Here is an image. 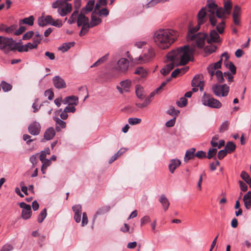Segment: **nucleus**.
I'll list each match as a JSON object with an SVG mask.
<instances>
[{"label": "nucleus", "mask_w": 251, "mask_h": 251, "mask_svg": "<svg viewBox=\"0 0 251 251\" xmlns=\"http://www.w3.org/2000/svg\"><path fill=\"white\" fill-rule=\"evenodd\" d=\"M193 51L192 47H190L189 45H185L168 53L167 57L171 62L167 64L161 69L160 71L161 74L166 75L174 69L175 66L186 64L191 60Z\"/></svg>", "instance_id": "obj_1"}, {"label": "nucleus", "mask_w": 251, "mask_h": 251, "mask_svg": "<svg viewBox=\"0 0 251 251\" xmlns=\"http://www.w3.org/2000/svg\"><path fill=\"white\" fill-rule=\"evenodd\" d=\"M193 51L192 47H190L189 45H185L168 53L167 57L171 62L167 64L161 69L160 71L161 74L166 75L174 69L175 66L186 64L191 60Z\"/></svg>", "instance_id": "obj_2"}, {"label": "nucleus", "mask_w": 251, "mask_h": 251, "mask_svg": "<svg viewBox=\"0 0 251 251\" xmlns=\"http://www.w3.org/2000/svg\"><path fill=\"white\" fill-rule=\"evenodd\" d=\"M179 36L176 30L172 29H159L153 34V40L156 45L161 49L169 48Z\"/></svg>", "instance_id": "obj_3"}, {"label": "nucleus", "mask_w": 251, "mask_h": 251, "mask_svg": "<svg viewBox=\"0 0 251 251\" xmlns=\"http://www.w3.org/2000/svg\"><path fill=\"white\" fill-rule=\"evenodd\" d=\"M198 23V25L193 28H190L187 33V40L188 42L195 41L197 46L199 48L204 47L207 34L204 33H197L199 30L200 25Z\"/></svg>", "instance_id": "obj_4"}, {"label": "nucleus", "mask_w": 251, "mask_h": 251, "mask_svg": "<svg viewBox=\"0 0 251 251\" xmlns=\"http://www.w3.org/2000/svg\"><path fill=\"white\" fill-rule=\"evenodd\" d=\"M198 23V25L193 28H190L187 33V40L188 42L195 41L197 46L199 48L204 47L207 34L204 33H197L199 30L200 25Z\"/></svg>", "instance_id": "obj_5"}, {"label": "nucleus", "mask_w": 251, "mask_h": 251, "mask_svg": "<svg viewBox=\"0 0 251 251\" xmlns=\"http://www.w3.org/2000/svg\"><path fill=\"white\" fill-rule=\"evenodd\" d=\"M222 21L216 24V30L215 29L211 30L210 32L209 36L207 35L206 39L208 44L212 43H220L221 39L219 34H223L224 32L226 27L225 19H221Z\"/></svg>", "instance_id": "obj_6"}, {"label": "nucleus", "mask_w": 251, "mask_h": 251, "mask_svg": "<svg viewBox=\"0 0 251 251\" xmlns=\"http://www.w3.org/2000/svg\"><path fill=\"white\" fill-rule=\"evenodd\" d=\"M221 65L222 59H220L217 62L211 64L207 68V70L211 76V79L215 75L217 81L219 83H223L225 80L224 74L223 75L221 71L218 70L219 69L221 68Z\"/></svg>", "instance_id": "obj_7"}, {"label": "nucleus", "mask_w": 251, "mask_h": 251, "mask_svg": "<svg viewBox=\"0 0 251 251\" xmlns=\"http://www.w3.org/2000/svg\"><path fill=\"white\" fill-rule=\"evenodd\" d=\"M52 7L57 9V13L61 17L70 14L73 9L71 3L64 2L62 0H56L52 3Z\"/></svg>", "instance_id": "obj_8"}, {"label": "nucleus", "mask_w": 251, "mask_h": 251, "mask_svg": "<svg viewBox=\"0 0 251 251\" xmlns=\"http://www.w3.org/2000/svg\"><path fill=\"white\" fill-rule=\"evenodd\" d=\"M0 50L5 54L16 50V46L12 38L0 36Z\"/></svg>", "instance_id": "obj_9"}, {"label": "nucleus", "mask_w": 251, "mask_h": 251, "mask_svg": "<svg viewBox=\"0 0 251 251\" xmlns=\"http://www.w3.org/2000/svg\"><path fill=\"white\" fill-rule=\"evenodd\" d=\"M206 7H207L209 9L208 12L210 13L209 15V20L211 25L214 26L217 23V10L219 8L218 5L212 0H208Z\"/></svg>", "instance_id": "obj_10"}, {"label": "nucleus", "mask_w": 251, "mask_h": 251, "mask_svg": "<svg viewBox=\"0 0 251 251\" xmlns=\"http://www.w3.org/2000/svg\"><path fill=\"white\" fill-rule=\"evenodd\" d=\"M201 102L203 105L212 108L219 109L222 106V103L219 100L206 93L203 94L201 98Z\"/></svg>", "instance_id": "obj_11"}, {"label": "nucleus", "mask_w": 251, "mask_h": 251, "mask_svg": "<svg viewBox=\"0 0 251 251\" xmlns=\"http://www.w3.org/2000/svg\"><path fill=\"white\" fill-rule=\"evenodd\" d=\"M232 3L230 0H224V7H220L217 10L219 19H226L231 13Z\"/></svg>", "instance_id": "obj_12"}, {"label": "nucleus", "mask_w": 251, "mask_h": 251, "mask_svg": "<svg viewBox=\"0 0 251 251\" xmlns=\"http://www.w3.org/2000/svg\"><path fill=\"white\" fill-rule=\"evenodd\" d=\"M212 90L213 94L217 97H226L229 91V87L226 84H216L213 85Z\"/></svg>", "instance_id": "obj_13"}, {"label": "nucleus", "mask_w": 251, "mask_h": 251, "mask_svg": "<svg viewBox=\"0 0 251 251\" xmlns=\"http://www.w3.org/2000/svg\"><path fill=\"white\" fill-rule=\"evenodd\" d=\"M19 205L22 208L21 217L25 220H28L30 218L32 215V210L31 206L27 204L24 202H21L19 203Z\"/></svg>", "instance_id": "obj_14"}, {"label": "nucleus", "mask_w": 251, "mask_h": 251, "mask_svg": "<svg viewBox=\"0 0 251 251\" xmlns=\"http://www.w3.org/2000/svg\"><path fill=\"white\" fill-rule=\"evenodd\" d=\"M41 126L40 123L36 121L31 123L28 126V131L32 135L37 136L41 132Z\"/></svg>", "instance_id": "obj_15"}, {"label": "nucleus", "mask_w": 251, "mask_h": 251, "mask_svg": "<svg viewBox=\"0 0 251 251\" xmlns=\"http://www.w3.org/2000/svg\"><path fill=\"white\" fill-rule=\"evenodd\" d=\"M241 8L238 5H235L232 13V18L234 24L237 26H240L241 24Z\"/></svg>", "instance_id": "obj_16"}, {"label": "nucleus", "mask_w": 251, "mask_h": 251, "mask_svg": "<svg viewBox=\"0 0 251 251\" xmlns=\"http://www.w3.org/2000/svg\"><path fill=\"white\" fill-rule=\"evenodd\" d=\"M155 56V51L153 49L148 50L147 53H145L143 57H140L139 60H141L140 63H144L152 60Z\"/></svg>", "instance_id": "obj_17"}, {"label": "nucleus", "mask_w": 251, "mask_h": 251, "mask_svg": "<svg viewBox=\"0 0 251 251\" xmlns=\"http://www.w3.org/2000/svg\"><path fill=\"white\" fill-rule=\"evenodd\" d=\"M52 82L54 86L58 89L64 88L66 87V84L64 80L58 75L53 77Z\"/></svg>", "instance_id": "obj_18"}, {"label": "nucleus", "mask_w": 251, "mask_h": 251, "mask_svg": "<svg viewBox=\"0 0 251 251\" xmlns=\"http://www.w3.org/2000/svg\"><path fill=\"white\" fill-rule=\"evenodd\" d=\"M86 13H82L80 11L77 19V25L78 26H88L89 25V18L85 16Z\"/></svg>", "instance_id": "obj_19"}, {"label": "nucleus", "mask_w": 251, "mask_h": 251, "mask_svg": "<svg viewBox=\"0 0 251 251\" xmlns=\"http://www.w3.org/2000/svg\"><path fill=\"white\" fill-rule=\"evenodd\" d=\"M45 21L47 24H49L57 27H60L62 26V21L60 19L54 20L50 15H47L45 17Z\"/></svg>", "instance_id": "obj_20"}, {"label": "nucleus", "mask_w": 251, "mask_h": 251, "mask_svg": "<svg viewBox=\"0 0 251 251\" xmlns=\"http://www.w3.org/2000/svg\"><path fill=\"white\" fill-rule=\"evenodd\" d=\"M62 103L64 104H68L69 105H76L78 103V98L75 96H71L66 97L62 101Z\"/></svg>", "instance_id": "obj_21"}, {"label": "nucleus", "mask_w": 251, "mask_h": 251, "mask_svg": "<svg viewBox=\"0 0 251 251\" xmlns=\"http://www.w3.org/2000/svg\"><path fill=\"white\" fill-rule=\"evenodd\" d=\"M131 81L129 79H126L121 82L120 85L121 87L117 86V88L121 93L124 92H127L131 86Z\"/></svg>", "instance_id": "obj_22"}, {"label": "nucleus", "mask_w": 251, "mask_h": 251, "mask_svg": "<svg viewBox=\"0 0 251 251\" xmlns=\"http://www.w3.org/2000/svg\"><path fill=\"white\" fill-rule=\"evenodd\" d=\"M118 70L121 72H125L127 70L128 68V61L126 58L120 59L117 63Z\"/></svg>", "instance_id": "obj_23"}, {"label": "nucleus", "mask_w": 251, "mask_h": 251, "mask_svg": "<svg viewBox=\"0 0 251 251\" xmlns=\"http://www.w3.org/2000/svg\"><path fill=\"white\" fill-rule=\"evenodd\" d=\"M206 7L202 8L198 14V23L199 25L203 24L206 21Z\"/></svg>", "instance_id": "obj_24"}, {"label": "nucleus", "mask_w": 251, "mask_h": 251, "mask_svg": "<svg viewBox=\"0 0 251 251\" xmlns=\"http://www.w3.org/2000/svg\"><path fill=\"white\" fill-rule=\"evenodd\" d=\"M181 164V161L177 159H173L170 161L169 169L171 173L173 174L176 169Z\"/></svg>", "instance_id": "obj_25"}, {"label": "nucleus", "mask_w": 251, "mask_h": 251, "mask_svg": "<svg viewBox=\"0 0 251 251\" xmlns=\"http://www.w3.org/2000/svg\"><path fill=\"white\" fill-rule=\"evenodd\" d=\"M102 22L101 19L98 17L96 14L93 13L91 15V20L89 23L88 27L92 28L95 26L100 25Z\"/></svg>", "instance_id": "obj_26"}, {"label": "nucleus", "mask_w": 251, "mask_h": 251, "mask_svg": "<svg viewBox=\"0 0 251 251\" xmlns=\"http://www.w3.org/2000/svg\"><path fill=\"white\" fill-rule=\"evenodd\" d=\"M54 121L56 122L55 129L57 131H60L61 128H65L66 126V123L58 117H54Z\"/></svg>", "instance_id": "obj_27"}, {"label": "nucleus", "mask_w": 251, "mask_h": 251, "mask_svg": "<svg viewBox=\"0 0 251 251\" xmlns=\"http://www.w3.org/2000/svg\"><path fill=\"white\" fill-rule=\"evenodd\" d=\"M55 135L54 128L52 127H49L44 133V137L46 140L52 139Z\"/></svg>", "instance_id": "obj_28"}, {"label": "nucleus", "mask_w": 251, "mask_h": 251, "mask_svg": "<svg viewBox=\"0 0 251 251\" xmlns=\"http://www.w3.org/2000/svg\"><path fill=\"white\" fill-rule=\"evenodd\" d=\"M95 4V0H89L85 6L83 7L81 11H82V13H86L87 14L89 12H91Z\"/></svg>", "instance_id": "obj_29"}, {"label": "nucleus", "mask_w": 251, "mask_h": 251, "mask_svg": "<svg viewBox=\"0 0 251 251\" xmlns=\"http://www.w3.org/2000/svg\"><path fill=\"white\" fill-rule=\"evenodd\" d=\"M243 201L245 207L249 209L251 207V191L244 195Z\"/></svg>", "instance_id": "obj_30"}, {"label": "nucleus", "mask_w": 251, "mask_h": 251, "mask_svg": "<svg viewBox=\"0 0 251 251\" xmlns=\"http://www.w3.org/2000/svg\"><path fill=\"white\" fill-rule=\"evenodd\" d=\"M159 201L161 203L164 210L166 211L170 205L169 200L164 195H162L159 198Z\"/></svg>", "instance_id": "obj_31"}, {"label": "nucleus", "mask_w": 251, "mask_h": 251, "mask_svg": "<svg viewBox=\"0 0 251 251\" xmlns=\"http://www.w3.org/2000/svg\"><path fill=\"white\" fill-rule=\"evenodd\" d=\"M188 68L187 67H183L181 68H177L171 74V76L172 77H176L178 75H183L186 71H187Z\"/></svg>", "instance_id": "obj_32"}, {"label": "nucleus", "mask_w": 251, "mask_h": 251, "mask_svg": "<svg viewBox=\"0 0 251 251\" xmlns=\"http://www.w3.org/2000/svg\"><path fill=\"white\" fill-rule=\"evenodd\" d=\"M34 18L33 16H30L27 18H25L19 21V25L26 24L29 26H32L34 24Z\"/></svg>", "instance_id": "obj_33"}, {"label": "nucleus", "mask_w": 251, "mask_h": 251, "mask_svg": "<svg viewBox=\"0 0 251 251\" xmlns=\"http://www.w3.org/2000/svg\"><path fill=\"white\" fill-rule=\"evenodd\" d=\"M196 149L195 148H191L186 151L185 155L184 158V160L185 162L188 161L190 159H193L195 154H194Z\"/></svg>", "instance_id": "obj_34"}, {"label": "nucleus", "mask_w": 251, "mask_h": 251, "mask_svg": "<svg viewBox=\"0 0 251 251\" xmlns=\"http://www.w3.org/2000/svg\"><path fill=\"white\" fill-rule=\"evenodd\" d=\"M75 45V42H69L65 43L62 44V45L59 47L58 50H61L62 52H64L67 51L68 50H69L71 47H73Z\"/></svg>", "instance_id": "obj_35"}, {"label": "nucleus", "mask_w": 251, "mask_h": 251, "mask_svg": "<svg viewBox=\"0 0 251 251\" xmlns=\"http://www.w3.org/2000/svg\"><path fill=\"white\" fill-rule=\"evenodd\" d=\"M137 97L140 99H143L145 96L143 88L140 85H137L136 86L135 91Z\"/></svg>", "instance_id": "obj_36"}, {"label": "nucleus", "mask_w": 251, "mask_h": 251, "mask_svg": "<svg viewBox=\"0 0 251 251\" xmlns=\"http://www.w3.org/2000/svg\"><path fill=\"white\" fill-rule=\"evenodd\" d=\"M41 161L42 163L41 171L43 174H45L47 168L51 165V161L50 160L46 158L43 159V160Z\"/></svg>", "instance_id": "obj_37"}, {"label": "nucleus", "mask_w": 251, "mask_h": 251, "mask_svg": "<svg viewBox=\"0 0 251 251\" xmlns=\"http://www.w3.org/2000/svg\"><path fill=\"white\" fill-rule=\"evenodd\" d=\"M78 15V11H77V10H75L72 14L70 18L69 19L68 23L69 24L72 25L75 23L76 21L77 22V19Z\"/></svg>", "instance_id": "obj_38"}, {"label": "nucleus", "mask_w": 251, "mask_h": 251, "mask_svg": "<svg viewBox=\"0 0 251 251\" xmlns=\"http://www.w3.org/2000/svg\"><path fill=\"white\" fill-rule=\"evenodd\" d=\"M134 74L140 75L142 77H145L147 76L148 73L147 71L143 67H138L135 70Z\"/></svg>", "instance_id": "obj_39"}, {"label": "nucleus", "mask_w": 251, "mask_h": 251, "mask_svg": "<svg viewBox=\"0 0 251 251\" xmlns=\"http://www.w3.org/2000/svg\"><path fill=\"white\" fill-rule=\"evenodd\" d=\"M236 148V145L232 142H228L225 147V150L227 151L228 153L233 152Z\"/></svg>", "instance_id": "obj_40"}, {"label": "nucleus", "mask_w": 251, "mask_h": 251, "mask_svg": "<svg viewBox=\"0 0 251 251\" xmlns=\"http://www.w3.org/2000/svg\"><path fill=\"white\" fill-rule=\"evenodd\" d=\"M108 211V209L104 208V207H101L99 208L97 211L96 212L95 215L93 217V221H94L97 218V217L99 215H103L105 213H106Z\"/></svg>", "instance_id": "obj_41"}, {"label": "nucleus", "mask_w": 251, "mask_h": 251, "mask_svg": "<svg viewBox=\"0 0 251 251\" xmlns=\"http://www.w3.org/2000/svg\"><path fill=\"white\" fill-rule=\"evenodd\" d=\"M225 66L230 71V73H232V75L236 74V68L232 62H227L225 64Z\"/></svg>", "instance_id": "obj_42"}, {"label": "nucleus", "mask_w": 251, "mask_h": 251, "mask_svg": "<svg viewBox=\"0 0 251 251\" xmlns=\"http://www.w3.org/2000/svg\"><path fill=\"white\" fill-rule=\"evenodd\" d=\"M50 149L48 147L44 149V150L40 152V154L39 156L40 161H42L43 159H46L47 155L50 154Z\"/></svg>", "instance_id": "obj_43"}, {"label": "nucleus", "mask_w": 251, "mask_h": 251, "mask_svg": "<svg viewBox=\"0 0 251 251\" xmlns=\"http://www.w3.org/2000/svg\"><path fill=\"white\" fill-rule=\"evenodd\" d=\"M1 88L4 92H8L12 89V86L4 81H2L1 83Z\"/></svg>", "instance_id": "obj_44"}, {"label": "nucleus", "mask_w": 251, "mask_h": 251, "mask_svg": "<svg viewBox=\"0 0 251 251\" xmlns=\"http://www.w3.org/2000/svg\"><path fill=\"white\" fill-rule=\"evenodd\" d=\"M217 149L216 148H210L207 153V157L208 159H211L213 157L215 159V155L217 153Z\"/></svg>", "instance_id": "obj_45"}, {"label": "nucleus", "mask_w": 251, "mask_h": 251, "mask_svg": "<svg viewBox=\"0 0 251 251\" xmlns=\"http://www.w3.org/2000/svg\"><path fill=\"white\" fill-rule=\"evenodd\" d=\"M47 216V209L44 208L40 213L38 216L37 221L39 223L43 222L44 220Z\"/></svg>", "instance_id": "obj_46"}, {"label": "nucleus", "mask_w": 251, "mask_h": 251, "mask_svg": "<svg viewBox=\"0 0 251 251\" xmlns=\"http://www.w3.org/2000/svg\"><path fill=\"white\" fill-rule=\"evenodd\" d=\"M17 28V25H12L11 26L9 27H6L5 25V29L4 31H5L7 33H12L16 31V29Z\"/></svg>", "instance_id": "obj_47"}, {"label": "nucleus", "mask_w": 251, "mask_h": 251, "mask_svg": "<svg viewBox=\"0 0 251 251\" xmlns=\"http://www.w3.org/2000/svg\"><path fill=\"white\" fill-rule=\"evenodd\" d=\"M38 153L33 154L30 157L29 160L30 162L32 163V168H34L36 166L38 161Z\"/></svg>", "instance_id": "obj_48"}, {"label": "nucleus", "mask_w": 251, "mask_h": 251, "mask_svg": "<svg viewBox=\"0 0 251 251\" xmlns=\"http://www.w3.org/2000/svg\"><path fill=\"white\" fill-rule=\"evenodd\" d=\"M141 119L138 118H129L128 119V122L130 125L139 124L141 122Z\"/></svg>", "instance_id": "obj_49"}, {"label": "nucleus", "mask_w": 251, "mask_h": 251, "mask_svg": "<svg viewBox=\"0 0 251 251\" xmlns=\"http://www.w3.org/2000/svg\"><path fill=\"white\" fill-rule=\"evenodd\" d=\"M201 75H196L193 79L192 81L191 85L192 87H195L196 85L198 84L199 81L202 78Z\"/></svg>", "instance_id": "obj_50"}, {"label": "nucleus", "mask_w": 251, "mask_h": 251, "mask_svg": "<svg viewBox=\"0 0 251 251\" xmlns=\"http://www.w3.org/2000/svg\"><path fill=\"white\" fill-rule=\"evenodd\" d=\"M229 126V123L227 121H225L223 122L222 125L220 126L219 128V132L220 133H223L225 131L227 130L228 129V127Z\"/></svg>", "instance_id": "obj_51"}, {"label": "nucleus", "mask_w": 251, "mask_h": 251, "mask_svg": "<svg viewBox=\"0 0 251 251\" xmlns=\"http://www.w3.org/2000/svg\"><path fill=\"white\" fill-rule=\"evenodd\" d=\"M233 75L229 72L224 73V77L227 80L229 83L233 81Z\"/></svg>", "instance_id": "obj_52"}, {"label": "nucleus", "mask_w": 251, "mask_h": 251, "mask_svg": "<svg viewBox=\"0 0 251 251\" xmlns=\"http://www.w3.org/2000/svg\"><path fill=\"white\" fill-rule=\"evenodd\" d=\"M187 103V100L185 97H182L177 102V105L180 107L185 106Z\"/></svg>", "instance_id": "obj_53"}, {"label": "nucleus", "mask_w": 251, "mask_h": 251, "mask_svg": "<svg viewBox=\"0 0 251 251\" xmlns=\"http://www.w3.org/2000/svg\"><path fill=\"white\" fill-rule=\"evenodd\" d=\"M44 95L45 97H47L49 100H52L54 98V93L50 89L45 91Z\"/></svg>", "instance_id": "obj_54"}, {"label": "nucleus", "mask_w": 251, "mask_h": 251, "mask_svg": "<svg viewBox=\"0 0 251 251\" xmlns=\"http://www.w3.org/2000/svg\"><path fill=\"white\" fill-rule=\"evenodd\" d=\"M15 46H16V50H17L20 52L24 51L26 52L28 51L26 44L25 45L18 46V44H16Z\"/></svg>", "instance_id": "obj_55"}, {"label": "nucleus", "mask_w": 251, "mask_h": 251, "mask_svg": "<svg viewBox=\"0 0 251 251\" xmlns=\"http://www.w3.org/2000/svg\"><path fill=\"white\" fill-rule=\"evenodd\" d=\"M240 176L247 183L251 178L249 175L245 171H242L241 172Z\"/></svg>", "instance_id": "obj_56"}, {"label": "nucleus", "mask_w": 251, "mask_h": 251, "mask_svg": "<svg viewBox=\"0 0 251 251\" xmlns=\"http://www.w3.org/2000/svg\"><path fill=\"white\" fill-rule=\"evenodd\" d=\"M168 0H151L147 4V6L148 7L153 6L157 3L165 2Z\"/></svg>", "instance_id": "obj_57"}, {"label": "nucleus", "mask_w": 251, "mask_h": 251, "mask_svg": "<svg viewBox=\"0 0 251 251\" xmlns=\"http://www.w3.org/2000/svg\"><path fill=\"white\" fill-rule=\"evenodd\" d=\"M107 3V0H99L95 5V9H99L101 5L106 6Z\"/></svg>", "instance_id": "obj_58"}, {"label": "nucleus", "mask_w": 251, "mask_h": 251, "mask_svg": "<svg viewBox=\"0 0 251 251\" xmlns=\"http://www.w3.org/2000/svg\"><path fill=\"white\" fill-rule=\"evenodd\" d=\"M217 47L215 46H207L205 49V51L209 54L212 53L216 51Z\"/></svg>", "instance_id": "obj_59"}, {"label": "nucleus", "mask_w": 251, "mask_h": 251, "mask_svg": "<svg viewBox=\"0 0 251 251\" xmlns=\"http://www.w3.org/2000/svg\"><path fill=\"white\" fill-rule=\"evenodd\" d=\"M72 209L74 212L75 214L81 213L82 212V207L81 205L80 204H76L74 205L72 207Z\"/></svg>", "instance_id": "obj_60"}, {"label": "nucleus", "mask_w": 251, "mask_h": 251, "mask_svg": "<svg viewBox=\"0 0 251 251\" xmlns=\"http://www.w3.org/2000/svg\"><path fill=\"white\" fill-rule=\"evenodd\" d=\"M34 34L33 31H28L23 36V39L24 40H29L34 35Z\"/></svg>", "instance_id": "obj_61"}, {"label": "nucleus", "mask_w": 251, "mask_h": 251, "mask_svg": "<svg viewBox=\"0 0 251 251\" xmlns=\"http://www.w3.org/2000/svg\"><path fill=\"white\" fill-rule=\"evenodd\" d=\"M227 153L228 152H227V151H226V150H222L220 151L218 153V158L220 160H221L226 156Z\"/></svg>", "instance_id": "obj_62"}, {"label": "nucleus", "mask_w": 251, "mask_h": 251, "mask_svg": "<svg viewBox=\"0 0 251 251\" xmlns=\"http://www.w3.org/2000/svg\"><path fill=\"white\" fill-rule=\"evenodd\" d=\"M90 27L88 26H82L81 29L79 33L80 36H82L84 35L86 33L89 31V29Z\"/></svg>", "instance_id": "obj_63"}, {"label": "nucleus", "mask_w": 251, "mask_h": 251, "mask_svg": "<svg viewBox=\"0 0 251 251\" xmlns=\"http://www.w3.org/2000/svg\"><path fill=\"white\" fill-rule=\"evenodd\" d=\"M13 249V248L11 245L6 244L3 246L0 251H11Z\"/></svg>", "instance_id": "obj_64"}]
</instances>
